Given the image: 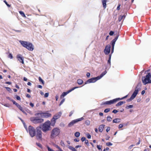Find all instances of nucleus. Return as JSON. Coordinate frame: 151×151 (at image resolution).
<instances>
[{
  "instance_id": "f257e3e1",
  "label": "nucleus",
  "mask_w": 151,
  "mask_h": 151,
  "mask_svg": "<svg viewBox=\"0 0 151 151\" xmlns=\"http://www.w3.org/2000/svg\"><path fill=\"white\" fill-rule=\"evenodd\" d=\"M107 71L106 70L103 72L100 75L95 77H93L90 78L85 82V84L91 83H94L97 80H99L103 77L107 73Z\"/></svg>"
},
{
  "instance_id": "f03ea898",
  "label": "nucleus",
  "mask_w": 151,
  "mask_h": 151,
  "mask_svg": "<svg viewBox=\"0 0 151 151\" xmlns=\"http://www.w3.org/2000/svg\"><path fill=\"white\" fill-rule=\"evenodd\" d=\"M19 42L23 47L29 51H32L34 50V46L31 42L22 40H19Z\"/></svg>"
},
{
  "instance_id": "7ed1b4c3",
  "label": "nucleus",
  "mask_w": 151,
  "mask_h": 151,
  "mask_svg": "<svg viewBox=\"0 0 151 151\" xmlns=\"http://www.w3.org/2000/svg\"><path fill=\"white\" fill-rule=\"evenodd\" d=\"M60 132V130L59 128H54L50 132V138L52 139H54L55 137L58 136Z\"/></svg>"
},
{
  "instance_id": "20e7f679",
  "label": "nucleus",
  "mask_w": 151,
  "mask_h": 151,
  "mask_svg": "<svg viewBox=\"0 0 151 151\" xmlns=\"http://www.w3.org/2000/svg\"><path fill=\"white\" fill-rule=\"evenodd\" d=\"M142 80L143 85H145L147 84L151 83V74L149 73L147 75L142 76Z\"/></svg>"
},
{
  "instance_id": "39448f33",
  "label": "nucleus",
  "mask_w": 151,
  "mask_h": 151,
  "mask_svg": "<svg viewBox=\"0 0 151 151\" xmlns=\"http://www.w3.org/2000/svg\"><path fill=\"white\" fill-rule=\"evenodd\" d=\"M37 111L38 112L36 113L35 114L36 116L40 115L41 118H47L51 117L52 116L51 114L48 113V111L43 112L41 111L38 110Z\"/></svg>"
},
{
  "instance_id": "423d86ee",
  "label": "nucleus",
  "mask_w": 151,
  "mask_h": 151,
  "mask_svg": "<svg viewBox=\"0 0 151 151\" xmlns=\"http://www.w3.org/2000/svg\"><path fill=\"white\" fill-rule=\"evenodd\" d=\"M51 126L48 122L47 121L42 124V125L41 126V128L40 129H42V131L45 133L51 129Z\"/></svg>"
},
{
  "instance_id": "0eeeda50",
  "label": "nucleus",
  "mask_w": 151,
  "mask_h": 151,
  "mask_svg": "<svg viewBox=\"0 0 151 151\" xmlns=\"http://www.w3.org/2000/svg\"><path fill=\"white\" fill-rule=\"evenodd\" d=\"M30 121L34 124H40L44 122V119L38 116H34L30 118Z\"/></svg>"
},
{
  "instance_id": "6e6552de",
  "label": "nucleus",
  "mask_w": 151,
  "mask_h": 151,
  "mask_svg": "<svg viewBox=\"0 0 151 151\" xmlns=\"http://www.w3.org/2000/svg\"><path fill=\"white\" fill-rule=\"evenodd\" d=\"M41 128V125L37 127L36 134V137L37 139L38 140H42V132L40 128Z\"/></svg>"
},
{
  "instance_id": "1a4fd4ad",
  "label": "nucleus",
  "mask_w": 151,
  "mask_h": 151,
  "mask_svg": "<svg viewBox=\"0 0 151 151\" xmlns=\"http://www.w3.org/2000/svg\"><path fill=\"white\" fill-rule=\"evenodd\" d=\"M30 136L33 137L35 136L36 134V131L34 127L31 125H29L28 127V129Z\"/></svg>"
},
{
  "instance_id": "9d476101",
  "label": "nucleus",
  "mask_w": 151,
  "mask_h": 151,
  "mask_svg": "<svg viewBox=\"0 0 151 151\" xmlns=\"http://www.w3.org/2000/svg\"><path fill=\"white\" fill-rule=\"evenodd\" d=\"M142 85V83L140 81L139 82L136 86L135 90L133 92L137 94L139 91L141 90Z\"/></svg>"
},
{
  "instance_id": "9b49d317",
  "label": "nucleus",
  "mask_w": 151,
  "mask_h": 151,
  "mask_svg": "<svg viewBox=\"0 0 151 151\" xmlns=\"http://www.w3.org/2000/svg\"><path fill=\"white\" fill-rule=\"evenodd\" d=\"M111 54H109L108 59L107 60V65H106L105 70L106 71L108 70L111 67Z\"/></svg>"
},
{
  "instance_id": "f8f14e48",
  "label": "nucleus",
  "mask_w": 151,
  "mask_h": 151,
  "mask_svg": "<svg viewBox=\"0 0 151 151\" xmlns=\"http://www.w3.org/2000/svg\"><path fill=\"white\" fill-rule=\"evenodd\" d=\"M116 102L115 99L109 101H106L105 102H103L101 104V105L102 106L104 105H111L113 104Z\"/></svg>"
},
{
  "instance_id": "ddd939ff",
  "label": "nucleus",
  "mask_w": 151,
  "mask_h": 151,
  "mask_svg": "<svg viewBox=\"0 0 151 151\" xmlns=\"http://www.w3.org/2000/svg\"><path fill=\"white\" fill-rule=\"evenodd\" d=\"M111 46L110 45H107L104 50V52L106 55H108L109 54L111 51Z\"/></svg>"
},
{
  "instance_id": "4468645a",
  "label": "nucleus",
  "mask_w": 151,
  "mask_h": 151,
  "mask_svg": "<svg viewBox=\"0 0 151 151\" xmlns=\"http://www.w3.org/2000/svg\"><path fill=\"white\" fill-rule=\"evenodd\" d=\"M18 60L22 64H24V58L22 55L20 54H17L16 57Z\"/></svg>"
},
{
  "instance_id": "2eb2a0df",
  "label": "nucleus",
  "mask_w": 151,
  "mask_h": 151,
  "mask_svg": "<svg viewBox=\"0 0 151 151\" xmlns=\"http://www.w3.org/2000/svg\"><path fill=\"white\" fill-rule=\"evenodd\" d=\"M47 122H48L49 123L50 125L54 127L55 125V124L56 122V120L54 118H52L50 121L49 120L47 121Z\"/></svg>"
},
{
  "instance_id": "dca6fc26",
  "label": "nucleus",
  "mask_w": 151,
  "mask_h": 151,
  "mask_svg": "<svg viewBox=\"0 0 151 151\" xmlns=\"http://www.w3.org/2000/svg\"><path fill=\"white\" fill-rule=\"evenodd\" d=\"M137 95V94L133 92L130 97L129 98L127 99V100H126L127 102H129L130 101H132L134 98H135Z\"/></svg>"
},
{
  "instance_id": "f3484780",
  "label": "nucleus",
  "mask_w": 151,
  "mask_h": 151,
  "mask_svg": "<svg viewBox=\"0 0 151 151\" xmlns=\"http://www.w3.org/2000/svg\"><path fill=\"white\" fill-rule=\"evenodd\" d=\"M109 35L110 36H112L114 35L115 36V38H118L119 36V33L118 32H115L113 31H111L110 32Z\"/></svg>"
},
{
  "instance_id": "a211bd4d",
  "label": "nucleus",
  "mask_w": 151,
  "mask_h": 151,
  "mask_svg": "<svg viewBox=\"0 0 151 151\" xmlns=\"http://www.w3.org/2000/svg\"><path fill=\"white\" fill-rule=\"evenodd\" d=\"M62 115V112L61 111H60L54 115L53 116V118H54L56 120L59 118Z\"/></svg>"
},
{
  "instance_id": "6ab92c4d",
  "label": "nucleus",
  "mask_w": 151,
  "mask_h": 151,
  "mask_svg": "<svg viewBox=\"0 0 151 151\" xmlns=\"http://www.w3.org/2000/svg\"><path fill=\"white\" fill-rule=\"evenodd\" d=\"M83 117H81L80 118L76 119L73 120V121L74 122V124H75L81 121L84 119Z\"/></svg>"
},
{
  "instance_id": "aec40b11",
  "label": "nucleus",
  "mask_w": 151,
  "mask_h": 151,
  "mask_svg": "<svg viewBox=\"0 0 151 151\" xmlns=\"http://www.w3.org/2000/svg\"><path fill=\"white\" fill-rule=\"evenodd\" d=\"M105 126V125L104 124H101L100 125L99 128V131L100 132H102Z\"/></svg>"
},
{
  "instance_id": "412c9836",
  "label": "nucleus",
  "mask_w": 151,
  "mask_h": 151,
  "mask_svg": "<svg viewBox=\"0 0 151 151\" xmlns=\"http://www.w3.org/2000/svg\"><path fill=\"white\" fill-rule=\"evenodd\" d=\"M20 110L22 111L23 113L27 114V113L24 111L22 107L20 105L18 104L17 106H16Z\"/></svg>"
},
{
  "instance_id": "4be33fe9",
  "label": "nucleus",
  "mask_w": 151,
  "mask_h": 151,
  "mask_svg": "<svg viewBox=\"0 0 151 151\" xmlns=\"http://www.w3.org/2000/svg\"><path fill=\"white\" fill-rule=\"evenodd\" d=\"M126 102L125 101H120L116 104V106L117 107H118L119 106H121L123 104H124Z\"/></svg>"
},
{
  "instance_id": "5701e85b",
  "label": "nucleus",
  "mask_w": 151,
  "mask_h": 151,
  "mask_svg": "<svg viewBox=\"0 0 151 151\" xmlns=\"http://www.w3.org/2000/svg\"><path fill=\"white\" fill-rule=\"evenodd\" d=\"M68 93L67 91L66 92H63L61 95H60V99H62L63 97H64L65 96H66L67 94H68Z\"/></svg>"
},
{
  "instance_id": "b1692460",
  "label": "nucleus",
  "mask_w": 151,
  "mask_h": 151,
  "mask_svg": "<svg viewBox=\"0 0 151 151\" xmlns=\"http://www.w3.org/2000/svg\"><path fill=\"white\" fill-rule=\"evenodd\" d=\"M125 17V16L124 15H120L118 18V21L119 22L121 21L123 19H124Z\"/></svg>"
},
{
  "instance_id": "393cba45",
  "label": "nucleus",
  "mask_w": 151,
  "mask_h": 151,
  "mask_svg": "<svg viewBox=\"0 0 151 151\" xmlns=\"http://www.w3.org/2000/svg\"><path fill=\"white\" fill-rule=\"evenodd\" d=\"M107 0H102V3L103 5V6L104 9L106 7V2Z\"/></svg>"
},
{
  "instance_id": "a878e982",
  "label": "nucleus",
  "mask_w": 151,
  "mask_h": 151,
  "mask_svg": "<svg viewBox=\"0 0 151 151\" xmlns=\"http://www.w3.org/2000/svg\"><path fill=\"white\" fill-rule=\"evenodd\" d=\"M118 38H114V39L111 42V46H114L115 42Z\"/></svg>"
},
{
  "instance_id": "bb28decb",
  "label": "nucleus",
  "mask_w": 151,
  "mask_h": 151,
  "mask_svg": "<svg viewBox=\"0 0 151 151\" xmlns=\"http://www.w3.org/2000/svg\"><path fill=\"white\" fill-rule=\"evenodd\" d=\"M120 119L119 118H115L113 120L112 122L113 123H119L120 122Z\"/></svg>"
},
{
  "instance_id": "cd10ccee",
  "label": "nucleus",
  "mask_w": 151,
  "mask_h": 151,
  "mask_svg": "<svg viewBox=\"0 0 151 151\" xmlns=\"http://www.w3.org/2000/svg\"><path fill=\"white\" fill-rule=\"evenodd\" d=\"M79 88V87H78V86L74 87H73L71 89H69V90H68L67 91L68 92V93H70V92L73 91L75 89H76V88Z\"/></svg>"
},
{
  "instance_id": "c85d7f7f",
  "label": "nucleus",
  "mask_w": 151,
  "mask_h": 151,
  "mask_svg": "<svg viewBox=\"0 0 151 151\" xmlns=\"http://www.w3.org/2000/svg\"><path fill=\"white\" fill-rule=\"evenodd\" d=\"M83 82V80L81 79H78L77 80V83L79 85H81Z\"/></svg>"
},
{
  "instance_id": "c756f323",
  "label": "nucleus",
  "mask_w": 151,
  "mask_h": 151,
  "mask_svg": "<svg viewBox=\"0 0 151 151\" xmlns=\"http://www.w3.org/2000/svg\"><path fill=\"white\" fill-rule=\"evenodd\" d=\"M38 80L39 82H40L43 85H44L45 82L40 77H39Z\"/></svg>"
},
{
  "instance_id": "7c9ffc66",
  "label": "nucleus",
  "mask_w": 151,
  "mask_h": 151,
  "mask_svg": "<svg viewBox=\"0 0 151 151\" xmlns=\"http://www.w3.org/2000/svg\"><path fill=\"white\" fill-rule=\"evenodd\" d=\"M68 148L70 150H72V151H77V150L75 148L73 147L72 146H69L68 147Z\"/></svg>"
},
{
  "instance_id": "2f4dec72",
  "label": "nucleus",
  "mask_w": 151,
  "mask_h": 151,
  "mask_svg": "<svg viewBox=\"0 0 151 151\" xmlns=\"http://www.w3.org/2000/svg\"><path fill=\"white\" fill-rule=\"evenodd\" d=\"M80 135V133L78 132H76L74 133V136L76 137H79Z\"/></svg>"
},
{
  "instance_id": "473e14b6",
  "label": "nucleus",
  "mask_w": 151,
  "mask_h": 151,
  "mask_svg": "<svg viewBox=\"0 0 151 151\" xmlns=\"http://www.w3.org/2000/svg\"><path fill=\"white\" fill-rule=\"evenodd\" d=\"M52 145L54 147H56V148H57L59 150H60L61 148L57 145H56V144H55L54 143H52Z\"/></svg>"
},
{
  "instance_id": "72a5a7b5",
  "label": "nucleus",
  "mask_w": 151,
  "mask_h": 151,
  "mask_svg": "<svg viewBox=\"0 0 151 151\" xmlns=\"http://www.w3.org/2000/svg\"><path fill=\"white\" fill-rule=\"evenodd\" d=\"M74 124H75L72 120L71 122H70L68 124V127H70L72 126H73Z\"/></svg>"
},
{
  "instance_id": "f704fd0d",
  "label": "nucleus",
  "mask_w": 151,
  "mask_h": 151,
  "mask_svg": "<svg viewBox=\"0 0 151 151\" xmlns=\"http://www.w3.org/2000/svg\"><path fill=\"white\" fill-rule=\"evenodd\" d=\"M133 107V105H130L127 106H126L125 108L127 109H129L132 108Z\"/></svg>"
},
{
  "instance_id": "c9c22d12",
  "label": "nucleus",
  "mask_w": 151,
  "mask_h": 151,
  "mask_svg": "<svg viewBox=\"0 0 151 151\" xmlns=\"http://www.w3.org/2000/svg\"><path fill=\"white\" fill-rule=\"evenodd\" d=\"M19 13H20V14L21 15L22 17H24L25 18L26 17V16L25 15L24 12H23L22 11H19Z\"/></svg>"
},
{
  "instance_id": "e433bc0d",
  "label": "nucleus",
  "mask_w": 151,
  "mask_h": 151,
  "mask_svg": "<svg viewBox=\"0 0 151 151\" xmlns=\"http://www.w3.org/2000/svg\"><path fill=\"white\" fill-rule=\"evenodd\" d=\"M115 99L116 102H117V101H118L120 100H122L124 99L123 97L121 98H115Z\"/></svg>"
},
{
  "instance_id": "4c0bfd02",
  "label": "nucleus",
  "mask_w": 151,
  "mask_h": 151,
  "mask_svg": "<svg viewBox=\"0 0 151 151\" xmlns=\"http://www.w3.org/2000/svg\"><path fill=\"white\" fill-rule=\"evenodd\" d=\"M85 124L87 126L89 125L90 124V122L88 120H86L85 122Z\"/></svg>"
},
{
  "instance_id": "58836bf2",
  "label": "nucleus",
  "mask_w": 151,
  "mask_h": 151,
  "mask_svg": "<svg viewBox=\"0 0 151 151\" xmlns=\"http://www.w3.org/2000/svg\"><path fill=\"white\" fill-rule=\"evenodd\" d=\"M36 144L37 146L40 148L41 149H42L43 148L42 145L41 144L38 142H36Z\"/></svg>"
},
{
  "instance_id": "ea45409f",
  "label": "nucleus",
  "mask_w": 151,
  "mask_h": 151,
  "mask_svg": "<svg viewBox=\"0 0 151 151\" xmlns=\"http://www.w3.org/2000/svg\"><path fill=\"white\" fill-rule=\"evenodd\" d=\"M46 147L47 148L48 151H55L54 150L51 149L48 145H47Z\"/></svg>"
},
{
  "instance_id": "a19ab883",
  "label": "nucleus",
  "mask_w": 151,
  "mask_h": 151,
  "mask_svg": "<svg viewBox=\"0 0 151 151\" xmlns=\"http://www.w3.org/2000/svg\"><path fill=\"white\" fill-rule=\"evenodd\" d=\"M108 122H111L112 120V118L110 116H108L106 118Z\"/></svg>"
},
{
  "instance_id": "79ce46f5",
  "label": "nucleus",
  "mask_w": 151,
  "mask_h": 151,
  "mask_svg": "<svg viewBox=\"0 0 151 151\" xmlns=\"http://www.w3.org/2000/svg\"><path fill=\"white\" fill-rule=\"evenodd\" d=\"M110 111V109L109 108H107L104 109V112L105 113H107L109 112Z\"/></svg>"
},
{
  "instance_id": "37998d69",
  "label": "nucleus",
  "mask_w": 151,
  "mask_h": 151,
  "mask_svg": "<svg viewBox=\"0 0 151 151\" xmlns=\"http://www.w3.org/2000/svg\"><path fill=\"white\" fill-rule=\"evenodd\" d=\"M5 88H6V89L7 91H8L10 93H12V91L10 88L9 87H5Z\"/></svg>"
},
{
  "instance_id": "c03bdc74",
  "label": "nucleus",
  "mask_w": 151,
  "mask_h": 151,
  "mask_svg": "<svg viewBox=\"0 0 151 151\" xmlns=\"http://www.w3.org/2000/svg\"><path fill=\"white\" fill-rule=\"evenodd\" d=\"M102 147V146L101 145H97V149L99 150H101V151H102V149H101Z\"/></svg>"
},
{
  "instance_id": "a18cd8bd",
  "label": "nucleus",
  "mask_w": 151,
  "mask_h": 151,
  "mask_svg": "<svg viewBox=\"0 0 151 151\" xmlns=\"http://www.w3.org/2000/svg\"><path fill=\"white\" fill-rule=\"evenodd\" d=\"M86 136L87 137L88 139H90L91 138V135L89 133H87L86 134Z\"/></svg>"
},
{
  "instance_id": "49530a36",
  "label": "nucleus",
  "mask_w": 151,
  "mask_h": 151,
  "mask_svg": "<svg viewBox=\"0 0 151 151\" xmlns=\"http://www.w3.org/2000/svg\"><path fill=\"white\" fill-rule=\"evenodd\" d=\"M23 124L24 126L25 129L26 130L27 132H28V129H27V127L25 122L23 123Z\"/></svg>"
},
{
  "instance_id": "de8ad7c7",
  "label": "nucleus",
  "mask_w": 151,
  "mask_h": 151,
  "mask_svg": "<svg viewBox=\"0 0 151 151\" xmlns=\"http://www.w3.org/2000/svg\"><path fill=\"white\" fill-rule=\"evenodd\" d=\"M11 101L12 102L13 104L15 105L16 106H17V105L19 104L17 103L16 102V101L13 99H12Z\"/></svg>"
},
{
  "instance_id": "09e8293b",
  "label": "nucleus",
  "mask_w": 151,
  "mask_h": 151,
  "mask_svg": "<svg viewBox=\"0 0 151 151\" xmlns=\"http://www.w3.org/2000/svg\"><path fill=\"white\" fill-rule=\"evenodd\" d=\"M8 57L11 59H12L13 58V56H12V54L11 53H9V55H8Z\"/></svg>"
},
{
  "instance_id": "8fccbe9b",
  "label": "nucleus",
  "mask_w": 151,
  "mask_h": 151,
  "mask_svg": "<svg viewBox=\"0 0 151 151\" xmlns=\"http://www.w3.org/2000/svg\"><path fill=\"white\" fill-rule=\"evenodd\" d=\"M65 99L64 98L62 99L59 104V106H61L63 103L65 101Z\"/></svg>"
},
{
  "instance_id": "3c124183",
  "label": "nucleus",
  "mask_w": 151,
  "mask_h": 151,
  "mask_svg": "<svg viewBox=\"0 0 151 151\" xmlns=\"http://www.w3.org/2000/svg\"><path fill=\"white\" fill-rule=\"evenodd\" d=\"M15 98L18 100L20 101L21 100V98L20 97L17 95H15Z\"/></svg>"
},
{
  "instance_id": "603ef678",
  "label": "nucleus",
  "mask_w": 151,
  "mask_h": 151,
  "mask_svg": "<svg viewBox=\"0 0 151 151\" xmlns=\"http://www.w3.org/2000/svg\"><path fill=\"white\" fill-rule=\"evenodd\" d=\"M60 144L62 146L64 147L65 146L64 142L63 140H61L60 142Z\"/></svg>"
},
{
  "instance_id": "864d4df0",
  "label": "nucleus",
  "mask_w": 151,
  "mask_h": 151,
  "mask_svg": "<svg viewBox=\"0 0 151 151\" xmlns=\"http://www.w3.org/2000/svg\"><path fill=\"white\" fill-rule=\"evenodd\" d=\"M106 145L107 146H110L112 145H113V144L111 142H109L106 143Z\"/></svg>"
},
{
  "instance_id": "5fc2aeb1",
  "label": "nucleus",
  "mask_w": 151,
  "mask_h": 151,
  "mask_svg": "<svg viewBox=\"0 0 151 151\" xmlns=\"http://www.w3.org/2000/svg\"><path fill=\"white\" fill-rule=\"evenodd\" d=\"M86 140V138L85 137H83L81 138V140L82 142H83L84 141H85Z\"/></svg>"
},
{
  "instance_id": "6e6d98bb",
  "label": "nucleus",
  "mask_w": 151,
  "mask_h": 151,
  "mask_svg": "<svg viewBox=\"0 0 151 151\" xmlns=\"http://www.w3.org/2000/svg\"><path fill=\"white\" fill-rule=\"evenodd\" d=\"M119 111L118 110L114 109L112 111V112L114 114H116Z\"/></svg>"
},
{
  "instance_id": "4d7b16f0",
  "label": "nucleus",
  "mask_w": 151,
  "mask_h": 151,
  "mask_svg": "<svg viewBox=\"0 0 151 151\" xmlns=\"http://www.w3.org/2000/svg\"><path fill=\"white\" fill-rule=\"evenodd\" d=\"M85 143L88 146H89V145L88 143V140L87 139H86L85 142Z\"/></svg>"
},
{
  "instance_id": "13d9d810",
  "label": "nucleus",
  "mask_w": 151,
  "mask_h": 151,
  "mask_svg": "<svg viewBox=\"0 0 151 151\" xmlns=\"http://www.w3.org/2000/svg\"><path fill=\"white\" fill-rule=\"evenodd\" d=\"M49 93L48 92L45 93L44 94V97L45 98L49 96Z\"/></svg>"
},
{
  "instance_id": "bf43d9fd",
  "label": "nucleus",
  "mask_w": 151,
  "mask_h": 151,
  "mask_svg": "<svg viewBox=\"0 0 151 151\" xmlns=\"http://www.w3.org/2000/svg\"><path fill=\"white\" fill-rule=\"evenodd\" d=\"M86 76L87 78H89L90 77L91 74L89 72H87L86 73Z\"/></svg>"
},
{
  "instance_id": "052dcab7",
  "label": "nucleus",
  "mask_w": 151,
  "mask_h": 151,
  "mask_svg": "<svg viewBox=\"0 0 151 151\" xmlns=\"http://www.w3.org/2000/svg\"><path fill=\"white\" fill-rule=\"evenodd\" d=\"M1 104L4 106L6 107H9V105L8 104Z\"/></svg>"
},
{
  "instance_id": "680f3d73",
  "label": "nucleus",
  "mask_w": 151,
  "mask_h": 151,
  "mask_svg": "<svg viewBox=\"0 0 151 151\" xmlns=\"http://www.w3.org/2000/svg\"><path fill=\"white\" fill-rule=\"evenodd\" d=\"M135 146V145H130L128 147L129 150H131L132 149V147Z\"/></svg>"
},
{
  "instance_id": "e2e57ef3",
  "label": "nucleus",
  "mask_w": 151,
  "mask_h": 151,
  "mask_svg": "<svg viewBox=\"0 0 151 151\" xmlns=\"http://www.w3.org/2000/svg\"><path fill=\"white\" fill-rule=\"evenodd\" d=\"M74 112V111L73 110L71 111L70 113V114H69V116H72V114Z\"/></svg>"
},
{
  "instance_id": "0e129e2a",
  "label": "nucleus",
  "mask_w": 151,
  "mask_h": 151,
  "mask_svg": "<svg viewBox=\"0 0 151 151\" xmlns=\"http://www.w3.org/2000/svg\"><path fill=\"white\" fill-rule=\"evenodd\" d=\"M120 6H121V4H118V6L117 7V9L118 10H120Z\"/></svg>"
},
{
  "instance_id": "69168bd1",
  "label": "nucleus",
  "mask_w": 151,
  "mask_h": 151,
  "mask_svg": "<svg viewBox=\"0 0 151 151\" xmlns=\"http://www.w3.org/2000/svg\"><path fill=\"white\" fill-rule=\"evenodd\" d=\"M122 127H123V125L122 124H120L118 126L119 129L121 128Z\"/></svg>"
},
{
  "instance_id": "338daca9",
  "label": "nucleus",
  "mask_w": 151,
  "mask_h": 151,
  "mask_svg": "<svg viewBox=\"0 0 151 151\" xmlns=\"http://www.w3.org/2000/svg\"><path fill=\"white\" fill-rule=\"evenodd\" d=\"M129 124V122H127V123H123L122 124L123 125V127H125L127 126Z\"/></svg>"
},
{
  "instance_id": "774afa93",
  "label": "nucleus",
  "mask_w": 151,
  "mask_h": 151,
  "mask_svg": "<svg viewBox=\"0 0 151 151\" xmlns=\"http://www.w3.org/2000/svg\"><path fill=\"white\" fill-rule=\"evenodd\" d=\"M107 127V128L106 129V131L107 132H108L110 130V127Z\"/></svg>"
}]
</instances>
